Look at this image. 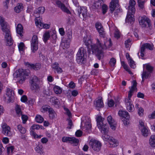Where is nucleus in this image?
Masks as SVG:
<instances>
[{
  "instance_id": "obj_46",
  "label": "nucleus",
  "mask_w": 155,
  "mask_h": 155,
  "mask_svg": "<svg viewBox=\"0 0 155 155\" xmlns=\"http://www.w3.org/2000/svg\"><path fill=\"white\" fill-rule=\"evenodd\" d=\"M128 61L130 67L133 68H134L136 67V65L134 64V61L131 58H130L128 60Z\"/></svg>"
},
{
  "instance_id": "obj_13",
  "label": "nucleus",
  "mask_w": 155,
  "mask_h": 155,
  "mask_svg": "<svg viewBox=\"0 0 155 155\" xmlns=\"http://www.w3.org/2000/svg\"><path fill=\"white\" fill-rule=\"evenodd\" d=\"M2 132L3 134L7 136L11 135V132L10 131V128L5 123L2 124Z\"/></svg>"
},
{
  "instance_id": "obj_1",
  "label": "nucleus",
  "mask_w": 155,
  "mask_h": 155,
  "mask_svg": "<svg viewBox=\"0 0 155 155\" xmlns=\"http://www.w3.org/2000/svg\"><path fill=\"white\" fill-rule=\"evenodd\" d=\"M112 45L110 38H106V40L104 41V45H102L100 41L97 39L96 44H94L91 45V49L93 53L96 55L98 59L100 60L103 56V49L109 48Z\"/></svg>"
},
{
  "instance_id": "obj_21",
  "label": "nucleus",
  "mask_w": 155,
  "mask_h": 155,
  "mask_svg": "<svg viewBox=\"0 0 155 155\" xmlns=\"http://www.w3.org/2000/svg\"><path fill=\"white\" fill-rule=\"evenodd\" d=\"M98 127L100 130L101 132L103 134H107L108 131L107 126L106 124H103V125H99Z\"/></svg>"
},
{
  "instance_id": "obj_31",
  "label": "nucleus",
  "mask_w": 155,
  "mask_h": 155,
  "mask_svg": "<svg viewBox=\"0 0 155 155\" xmlns=\"http://www.w3.org/2000/svg\"><path fill=\"white\" fill-rule=\"evenodd\" d=\"M149 143L152 147H155V135H152L150 137Z\"/></svg>"
},
{
  "instance_id": "obj_39",
  "label": "nucleus",
  "mask_w": 155,
  "mask_h": 155,
  "mask_svg": "<svg viewBox=\"0 0 155 155\" xmlns=\"http://www.w3.org/2000/svg\"><path fill=\"white\" fill-rule=\"evenodd\" d=\"M66 35L67 39H66L67 40H69L71 41L72 39V31L71 30H68L67 32Z\"/></svg>"
},
{
  "instance_id": "obj_2",
  "label": "nucleus",
  "mask_w": 155,
  "mask_h": 155,
  "mask_svg": "<svg viewBox=\"0 0 155 155\" xmlns=\"http://www.w3.org/2000/svg\"><path fill=\"white\" fill-rule=\"evenodd\" d=\"M0 25L1 29L4 33L3 34L5 35L6 45L9 46L12 45L13 43V41L11 37L9 27L7 23L5 21L4 18L0 15Z\"/></svg>"
},
{
  "instance_id": "obj_44",
  "label": "nucleus",
  "mask_w": 155,
  "mask_h": 155,
  "mask_svg": "<svg viewBox=\"0 0 155 155\" xmlns=\"http://www.w3.org/2000/svg\"><path fill=\"white\" fill-rule=\"evenodd\" d=\"M121 64L123 66L124 68L127 71L129 72V73L131 74V71L129 70L128 68V67L127 65L126 64L125 62L124 61L121 62Z\"/></svg>"
},
{
  "instance_id": "obj_50",
  "label": "nucleus",
  "mask_w": 155,
  "mask_h": 155,
  "mask_svg": "<svg viewBox=\"0 0 155 155\" xmlns=\"http://www.w3.org/2000/svg\"><path fill=\"white\" fill-rule=\"evenodd\" d=\"M116 63V60L115 58H113L110 59L109 61V64L111 66H114Z\"/></svg>"
},
{
  "instance_id": "obj_29",
  "label": "nucleus",
  "mask_w": 155,
  "mask_h": 155,
  "mask_svg": "<svg viewBox=\"0 0 155 155\" xmlns=\"http://www.w3.org/2000/svg\"><path fill=\"white\" fill-rule=\"evenodd\" d=\"M95 104L96 107L102 108L104 107V104L101 99H97L95 101Z\"/></svg>"
},
{
  "instance_id": "obj_51",
  "label": "nucleus",
  "mask_w": 155,
  "mask_h": 155,
  "mask_svg": "<svg viewBox=\"0 0 155 155\" xmlns=\"http://www.w3.org/2000/svg\"><path fill=\"white\" fill-rule=\"evenodd\" d=\"M14 149L13 146L8 147L7 148V151L8 154H11L12 153Z\"/></svg>"
},
{
  "instance_id": "obj_3",
  "label": "nucleus",
  "mask_w": 155,
  "mask_h": 155,
  "mask_svg": "<svg viewBox=\"0 0 155 155\" xmlns=\"http://www.w3.org/2000/svg\"><path fill=\"white\" fill-rule=\"evenodd\" d=\"M137 83L136 81H133V85L131 87H129L130 89L128 92V98L125 100V104L126 106L127 109L129 112H131L134 108V106L132 104V101L130 98L134 91L137 89Z\"/></svg>"
},
{
  "instance_id": "obj_18",
  "label": "nucleus",
  "mask_w": 155,
  "mask_h": 155,
  "mask_svg": "<svg viewBox=\"0 0 155 155\" xmlns=\"http://www.w3.org/2000/svg\"><path fill=\"white\" fill-rule=\"evenodd\" d=\"M56 4L57 6L60 8L63 11L68 14L70 13L69 10L61 1L59 0L57 1L56 2Z\"/></svg>"
},
{
  "instance_id": "obj_14",
  "label": "nucleus",
  "mask_w": 155,
  "mask_h": 155,
  "mask_svg": "<svg viewBox=\"0 0 155 155\" xmlns=\"http://www.w3.org/2000/svg\"><path fill=\"white\" fill-rule=\"evenodd\" d=\"M140 25L143 28L146 27L147 24L150 27V20L147 17L145 16L141 18V19L139 21Z\"/></svg>"
},
{
  "instance_id": "obj_56",
  "label": "nucleus",
  "mask_w": 155,
  "mask_h": 155,
  "mask_svg": "<svg viewBox=\"0 0 155 155\" xmlns=\"http://www.w3.org/2000/svg\"><path fill=\"white\" fill-rule=\"evenodd\" d=\"M71 92L70 91H68L66 93V96L70 101H71L72 98V95H71Z\"/></svg>"
},
{
  "instance_id": "obj_8",
  "label": "nucleus",
  "mask_w": 155,
  "mask_h": 155,
  "mask_svg": "<svg viewBox=\"0 0 155 155\" xmlns=\"http://www.w3.org/2000/svg\"><path fill=\"white\" fill-rule=\"evenodd\" d=\"M38 36L34 35L33 36L31 41V48L32 52L35 53L38 48Z\"/></svg>"
},
{
  "instance_id": "obj_30",
  "label": "nucleus",
  "mask_w": 155,
  "mask_h": 155,
  "mask_svg": "<svg viewBox=\"0 0 155 155\" xmlns=\"http://www.w3.org/2000/svg\"><path fill=\"white\" fill-rule=\"evenodd\" d=\"M50 37V32L49 31H47L43 35V40L45 43L49 39Z\"/></svg>"
},
{
  "instance_id": "obj_42",
  "label": "nucleus",
  "mask_w": 155,
  "mask_h": 155,
  "mask_svg": "<svg viewBox=\"0 0 155 155\" xmlns=\"http://www.w3.org/2000/svg\"><path fill=\"white\" fill-rule=\"evenodd\" d=\"M48 112L49 116L50 118L53 119L55 117V113L52 108Z\"/></svg>"
},
{
  "instance_id": "obj_52",
  "label": "nucleus",
  "mask_w": 155,
  "mask_h": 155,
  "mask_svg": "<svg viewBox=\"0 0 155 155\" xmlns=\"http://www.w3.org/2000/svg\"><path fill=\"white\" fill-rule=\"evenodd\" d=\"M21 116V119L22 120V123L23 124H25L28 119V116L22 114Z\"/></svg>"
},
{
  "instance_id": "obj_10",
  "label": "nucleus",
  "mask_w": 155,
  "mask_h": 155,
  "mask_svg": "<svg viewBox=\"0 0 155 155\" xmlns=\"http://www.w3.org/2000/svg\"><path fill=\"white\" fill-rule=\"evenodd\" d=\"M30 83L31 84L30 88L32 90H38L39 89V85L36 83L38 81L37 78L36 76H33L31 78Z\"/></svg>"
},
{
  "instance_id": "obj_37",
  "label": "nucleus",
  "mask_w": 155,
  "mask_h": 155,
  "mask_svg": "<svg viewBox=\"0 0 155 155\" xmlns=\"http://www.w3.org/2000/svg\"><path fill=\"white\" fill-rule=\"evenodd\" d=\"M54 91L55 93L57 94H59L62 92L61 88L57 86H55L53 88Z\"/></svg>"
},
{
  "instance_id": "obj_20",
  "label": "nucleus",
  "mask_w": 155,
  "mask_h": 155,
  "mask_svg": "<svg viewBox=\"0 0 155 155\" xmlns=\"http://www.w3.org/2000/svg\"><path fill=\"white\" fill-rule=\"evenodd\" d=\"M129 5L128 8V12H131L132 13H134L135 11V5L136 4V2L134 0H130L129 2Z\"/></svg>"
},
{
  "instance_id": "obj_60",
  "label": "nucleus",
  "mask_w": 155,
  "mask_h": 155,
  "mask_svg": "<svg viewBox=\"0 0 155 155\" xmlns=\"http://www.w3.org/2000/svg\"><path fill=\"white\" fill-rule=\"evenodd\" d=\"M27 103L31 105H32L34 104L35 102V100L34 99L31 98H29L28 100Z\"/></svg>"
},
{
  "instance_id": "obj_43",
  "label": "nucleus",
  "mask_w": 155,
  "mask_h": 155,
  "mask_svg": "<svg viewBox=\"0 0 155 155\" xmlns=\"http://www.w3.org/2000/svg\"><path fill=\"white\" fill-rule=\"evenodd\" d=\"M97 126L99 125H103V119L102 118V117L101 116H99L97 117Z\"/></svg>"
},
{
  "instance_id": "obj_63",
  "label": "nucleus",
  "mask_w": 155,
  "mask_h": 155,
  "mask_svg": "<svg viewBox=\"0 0 155 155\" xmlns=\"http://www.w3.org/2000/svg\"><path fill=\"white\" fill-rule=\"evenodd\" d=\"M143 108L141 107H140L138 109V113L140 116H141L143 114Z\"/></svg>"
},
{
  "instance_id": "obj_62",
  "label": "nucleus",
  "mask_w": 155,
  "mask_h": 155,
  "mask_svg": "<svg viewBox=\"0 0 155 155\" xmlns=\"http://www.w3.org/2000/svg\"><path fill=\"white\" fill-rule=\"evenodd\" d=\"M71 94L72 96L76 97L78 94V91L77 90H74L71 91Z\"/></svg>"
},
{
  "instance_id": "obj_17",
  "label": "nucleus",
  "mask_w": 155,
  "mask_h": 155,
  "mask_svg": "<svg viewBox=\"0 0 155 155\" xmlns=\"http://www.w3.org/2000/svg\"><path fill=\"white\" fill-rule=\"evenodd\" d=\"M119 6V0H111L110 3L109 8L110 11V12L112 13L115 8Z\"/></svg>"
},
{
  "instance_id": "obj_26",
  "label": "nucleus",
  "mask_w": 155,
  "mask_h": 155,
  "mask_svg": "<svg viewBox=\"0 0 155 155\" xmlns=\"http://www.w3.org/2000/svg\"><path fill=\"white\" fill-rule=\"evenodd\" d=\"M109 142L110 147H115L117 146L118 145L117 141L112 137H110Z\"/></svg>"
},
{
  "instance_id": "obj_27",
  "label": "nucleus",
  "mask_w": 155,
  "mask_h": 155,
  "mask_svg": "<svg viewBox=\"0 0 155 155\" xmlns=\"http://www.w3.org/2000/svg\"><path fill=\"white\" fill-rule=\"evenodd\" d=\"M23 5L21 3H18L17 6L14 8L15 12L17 13H19L23 9Z\"/></svg>"
},
{
  "instance_id": "obj_12",
  "label": "nucleus",
  "mask_w": 155,
  "mask_h": 155,
  "mask_svg": "<svg viewBox=\"0 0 155 155\" xmlns=\"http://www.w3.org/2000/svg\"><path fill=\"white\" fill-rule=\"evenodd\" d=\"M35 23L36 26H38L40 28L48 29L50 27V25L48 24H44L41 22L39 17H37L35 19Z\"/></svg>"
},
{
  "instance_id": "obj_22",
  "label": "nucleus",
  "mask_w": 155,
  "mask_h": 155,
  "mask_svg": "<svg viewBox=\"0 0 155 155\" xmlns=\"http://www.w3.org/2000/svg\"><path fill=\"white\" fill-rule=\"evenodd\" d=\"M52 68L54 70V72L57 71L58 74L63 72L62 68L59 66V64L57 62H55L52 65Z\"/></svg>"
},
{
  "instance_id": "obj_35",
  "label": "nucleus",
  "mask_w": 155,
  "mask_h": 155,
  "mask_svg": "<svg viewBox=\"0 0 155 155\" xmlns=\"http://www.w3.org/2000/svg\"><path fill=\"white\" fill-rule=\"evenodd\" d=\"M142 48H143L144 50L146 48L149 49L150 50H153V46L152 45L149 43H145L143 44L141 47Z\"/></svg>"
},
{
  "instance_id": "obj_24",
  "label": "nucleus",
  "mask_w": 155,
  "mask_h": 155,
  "mask_svg": "<svg viewBox=\"0 0 155 155\" xmlns=\"http://www.w3.org/2000/svg\"><path fill=\"white\" fill-rule=\"evenodd\" d=\"M135 19L134 18L133 13L131 12H128L126 19V22H130V23H133Z\"/></svg>"
},
{
  "instance_id": "obj_61",
  "label": "nucleus",
  "mask_w": 155,
  "mask_h": 155,
  "mask_svg": "<svg viewBox=\"0 0 155 155\" xmlns=\"http://www.w3.org/2000/svg\"><path fill=\"white\" fill-rule=\"evenodd\" d=\"M27 100V97L25 95H23L21 98V100L23 102H25Z\"/></svg>"
},
{
  "instance_id": "obj_57",
  "label": "nucleus",
  "mask_w": 155,
  "mask_h": 155,
  "mask_svg": "<svg viewBox=\"0 0 155 155\" xmlns=\"http://www.w3.org/2000/svg\"><path fill=\"white\" fill-rule=\"evenodd\" d=\"M24 44L23 42H21L18 45V48L19 51H23Z\"/></svg>"
},
{
  "instance_id": "obj_19",
  "label": "nucleus",
  "mask_w": 155,
  "mask_h": 155,
  "mask_svg": "<svg viewBox=\"0 0 155 155\" xmlns=\"http://www.w3.org/2000/svg\"><path fill=\"white\" fill-rule=\"evenodd\" d=\"M78 13L79 16L81 17V15L83 18H85L87 15V10L85 7H80L78 10Z\"/></svg>"
},
{
  "instance_id": "obj_40",
  "label": "nucleus",
  "mask_w": 155,
  "mask_h": 155,
  "mask_svg": "<svg viewBox=\"0 0 155 155\" xmlns=\"http://www.w3.org/2000/svg\"><path fill=\"white\" fill-rule=\"evenodd\" d=\"M36 121L38 123H41L44 121V118L40 115H37L35 117Z\"/></svg>"
},
{
  "instance_id": "obj_15",
  "label": "nucleus",
  "mask_w": 155,
  "mask_h": 155,
  "mask_svg": "<svg viewBox=\"0 0 155 155\" xmlns=\"http://www.w3.org/2000/svg\"><path fill=\"white\" fill-rule=\"evenodd\" d=\"M14 93L12 89L7 88L6 91V95L7 96V98L5 97V99L7 98V100L10 102L13 100L14 98Z\"/></svg>"
},
{
  "instance_id": "obj_32",
  "label": "nucleus",
  "mask_w": 155,
  "mask_h": 155,
  "mask_svg": "<svg viewBox=\"0 0 155 155\" xmlns=\"http://www.w3.org/2000/svg\"><path fill=\"white\" fill-rule=\"evenodd\" d=\"M15 110L17 115L18 116H20L22 114L21 108L20 106L18 105H16L15 107Z\"/></svg>"
},
{
  "instance_id": "obj_55",
  "label": "nucleus",
  "mask_w": 155,
  "mask_h": 155,
  "mask_svg": "<svg viewBox=\"0 0 155 155\" xmlns=\"http://www.w3.org/2000/svg\"><path fill=\"white\" fill-rule=\"evenodd\" d=\"M83 134L82 131L79 130H78L75 132V135L77 137H81V136Z\"/></svg>"
},
{
  "instance_id": "obj_49",
  "label": "nucleus",
  "mask_w": 155,
  "mask_h": 155,
  "mask_svg": "<svg viewBox=\"0 0 155 155\" xmlns=\"http://www.w3.org/2000/svg\"><path fill=\"white\" fill-rule=\"evenodd\" d=\"M137 2L139 6L141 9L144 8V2L143 0H137Z\"/></svg>"
},
{
  "instance_id": "obj_58",
  "label": "nucleus",
  "mask_w": 155,
  "mask_h": 155,
  "mask_svg": "<svg viewBox=\"0 0 155 155\" xmlns=\"http://www.w3.org/2000/svg\"><path fill=\"white\" fill-rule=\"evenodd\" d=\"M100 7V4L99 2L94 3L93 5V7L94 8L98 9Z\"/></svg>"
},
{
  "instance_id": "obj_54",
  "label": "nucleus",
  "mask_w": 155,
  "mask_h": 155,
  "mask_svg": "<svg viewBox=\"0 0 155 155\" xmlns=\"http://www.w3.org/2000/svg\"><path fill=\"white\" fill-rule=\"evenodd\" d=\"M107 9L108 7L107 5L104 4L102 5V11L103 14H104L107 12Z\"/></svg>"
},
{
  "instance_id": "obj_38",
  "label": "nucleus",
  "mask_w": 155,
  "mask_h": 155,
  "mask_svg": "<svg viewBox=\"0 0 155 155\" xmlns=\"http://www.w3.org/2000/svg\"><path fill=\"white\" fill-rule=\"evenodd\" d=\"M45 8L44 7H39L38 9H36L35 11V13L36 14H43L45 11Z\"/></svg>"
},
{
  "instance_id": "obj_48",
  "label": "nucleus",
  "mask_w": 155,
  "mask_h": 155,
  "mask_svg": "<svg viewBox=\"0 0 155 155\" xmlns=\"http://www.w3.org/2000/svg\"><path fill=\"white\" fill-rule=\"evenodd\" d=\"M31 66L32 68H33L34 70H38L40 69L41 65L40 64H37L36 65L32 64L31 65Z\"/></svg>"
},
{
  "instance_id": "obj_59",
  "label": "nucleus",
  "mask_w": 155,
  "mask_h": 155,
  "mask_svg": "<svg viewBox=\"0 0 155 155\" xmlns=\"http://www.w3.org/2000/svg\"><path fill=\"white\" fill-rule=\"evenodd\" d=\"M67 120H68V127H67L69 128V129H71V127L73 125L72 122L71 120V119L69 117L68 119Z\"/></svg>"
},
{
  "instance_id": "obj_9",
  "label": "nucleus",
  "mask_w": 155,
  "mask_h": 155,
  "mask_svg": "<svg viewBox=\"0 0 155 155\" xmlns=\"http://www.w3.org/2000/svg\"><path fill=\"white\" fill-rule=\"evenodd\" d=\"M62 140L63 142H69L71 144L74 146H77L79 142V140L76 138L69 137H63L62 138Z\"/></svg>"
},
{
  "instance_id": "obj_6",
  "label": "nucleus",
  "mask_w": 155,
  "mask_h": 155,
  "mask_svg": "<svg viewBox=\"0 0 155 155\" xmlns=\"http://www.w3.org/2000/svg\"><path fill=\"white\" fill-rule=\"evenodd\" d=\"M143 67V68L145 67L148 71H143L142 74V80L141 81V83H143L145 79L147 78L148 77H150V74L153 70V68L148 64H144Z\"/></svg>"
},
{
  "instance_id": "obj_25",
  "label": "nucleus",
  "mask_w": 155,
  "mask_h": 155,
  "mask_svg": "<svg viewBox=\"0 0 155 155\" xmlns=\"http://www.w3.org/2000/svg\"><path fill=\"white\" fill-rule=\"evenodd\" d=\"M23 27L22 25L20 24H18L16 28V32L21 37L23 36L22 33L23 32Z\"/></svg>"
},
{
  "instance_id": "obj_34",
  "label": "nucleus",
  "mask_w": 155,
  "mask_h": 155,
  "mask_svg": "<svg viewBox=\"0 0 155 155\" xmlns=\"http://www.w3.org/2000/svg\"><path fill=\"white\" fill-rule=\"evenodd\" d=\"M37 152L40 154L43 153V146L41 144H39L35 149Z\"/></svg>"
},
{
  "instance_id": "obj_47",
  "label": "nucleus",
  "mask_w": 155,
  "mask_h": 155,
  "mask_svg": "<svg viewBox=\"0 0 155 155\" xmlns=\"http://www.w3.org/2000/svg\"><path fill=\"white\" fill-rule=\"evenodd\" d=\"M52 108H51L50 106L48 105H45L42 106V109L44 111H48L49 112L50 110Z\"/></svg>"
},
{
  "instance_id": "obj_23",
  "label": "nucleus",
  "mask_w": 155,
  "mask_h": 155,
  "mask_svg": "<svg viewBox=\"0 0 155 155\" xmlns=\"http://www.w3.org/2000/svg\"><path fill=\"white\" fill-rule=\"evenodd\" d=\"M118 114L120 116L127 120L129 119L130 116L127 112L123 111L121 110H119Z\"/></svg>"
},
{
  "instance_id": "obj_11",
  "label": "nucleus",
  "mask_w": 155,
  "mask_h": 155,
  "mask_svg": "<svg viewBox=\"0 0 155 155\" xmlns=\"http://www.w3.org/2000/svg\"><path fill=\"white\" fill-rule=\"evenodd\" d=\"M95 26L99 33L100 36L104 38L105 36V32L104 29L101 23L99 22H96L95 24Z\"/></svg>"
},
{
  "instance_id": "obj_33",
  "label": "nucleus",
  "mask_w": 155,
  "mask_h": 155,
  "mask_svg": "<svg viewBox=\"0 0 155 155\" xmlns=\"http://www.w3.org/2000/svg\"><path fill=\"white\" fill-rule=\"evenodd\" d=\"M17 128L18 130L22 134H24L26 132L25 128L23 127L21 124H18L17 126Z\"/></svg>"
},
{
  "instance_id": "obj_7",
  "label": "nucleus",
  "mask_w": 155,
  "mask_h": 155,
  "mask_svg": "<svg viewBox=\"0 0 155 155\" xmlns=\"http://www.w3.org/2000/svg\"><path fill=\"white\" fill-rule=\"evenodd\" d=\"M90 145L92 149L97 152H98L101 150L102 145L99 141L95 140H90Z\"/></svg>"
},
{
  "instance_id": "obj_4",
  "label": "nucleus",
  "mask_w": 155,
  "mask_h": 155,
  "mask_svg": "<svg viewBox=\"0 0 155 155\" xmlns=\"http://www.w3.org/2000/svg\"><path fill=\"white\" fill-rule=\"evenodd\" d=\"M86 54V50L83 47L79 48L76 55V61L79 64L84 63L86 60L85 55Z\"/></svg>"
},
{
  "instance_id": "obj_64",
  "label": "nucleus",
  "mask_w": 155,
  "mask_h": 155,
  "mask_svg": "<svg viewBox=\"0 0 155 155\" xmlns=\"http://www.w3.org/2000/svg\"><path fill=\"white\" fill-rule=\"evenodd\" d=\"M68 85L69 87L71 88H74L75 87V83L72 81Z\"/></svg>"
},
{
  "instance_id": "obj_5",
  "label": "nucleus",
  "mask_w": 155,
  "mask_h": 155,
  "mask_svg": "<svg viewBox=\"0 0 155 155\" xmlns=\"http://www.w3.org/2000/svg\"><path fill=\"white\" fill-rule=\"evenodd\" d=\"M14 74L17 77L19 78V82L21 84L25 81L26 77L28 75V73L26 70L21 69H19L16 71Z\"/></svg>"
},
{
  "instance_id": "obj_53",
  "label": "nucleus",
  "mask_w": 155,
  "mask_h": 155,
  "mask_svg": "<svg viewBox=\"0 0 155 155\" xmlns=\"http://www.w3.org/2000/svg\"><path fill=\"white\" fill-rule=\"evenodd\" d=\"M104 135H103L102 137L103 139L105 141H108L110 140V139L111 137H110L109 136L107 135V134H104Z\"/></svg>"
},
{
  "instance_id": "obj_36",
  "label": "nucleus",
  "mask_w": 155,
  "mask_h": 155,
  "mask_svg": "<svg viewBox=\"0 0 155 155\" xmlns=\"http://www.w3.org/2000/svg\"><path fill=\"white\" fill-rule=\"evenodd\" d=\"M141 131V133L143 135L144 137H147L148 136L149 132L147 128L145 127H144L143 128H142L140 129Z\"/></svg>"
},
{
  "instance_id": "obj_16",
  "label": "nucleus",
  "mask_w": 155,
  "mask_h": 155,
  "mask_svg": "<svg viewBox=\"0 0 155 155\" xmlns=\"http://www.w3.org/2000/svg\"><path fill=\"white\" fill-rule=\"evenodd\" d=\"M107 120L111 128L113 130H115L116 128V122L110 115L107 117Z\"/></svg>"
},
{
  "instance_id": "obj_41",
  "label": "nucleus",
  "mask_w": 155,
  "mask_h": 155,
  "mask_svg": "<svg viewBox=\"0 0 155 155\" xmlns=\"http://www.w3.org/2000/svg\"><path fill=\"white\" fill-rule=\"evenodd\" d=\"M71 41L69 40H65L62 43V45L64 47L66 48H68L69 47L70 43Z\"/></svg>"
},
{
  "instance_id": "obj_28",
  "label": "nucleus",
  "mask_w": 155,
  "mask_h": 155,
  "mask_svg": "<svg viewBox=\"0 0 155 155\" xmlns=\"http://www.w3.org/2000/svg\"><path fill=\"white\" fill-rule=\"evenodd\" d=\"M87 119V121L85 122V125L84 126V129L85 130H88L90 129L91 128V125L90 123V120L88 117H86Z\"/></svg>"
},
{
  "instance_id": "obj_45",
  "label": "nucleus",
  "mask_w": 155,
  "mask_h": 155,
  "mask_svg": "<svg viewBox=\"0 0 155 155\" xmlns=\"http://www.w3.org/2000/svg\"><path fill=\"white\" fill-rule=\"evenodd\" d=\"M50 101L55 105H59V102L58 99H55L54 97H52L51 98Z\"/></svg>"
}]
</instances>
